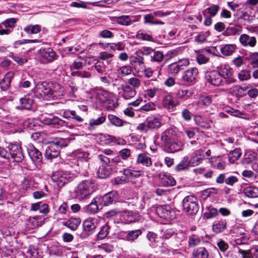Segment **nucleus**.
I'll return each mask as SVG.
<instances>
[{"mask_svg":"<svg viewBox=\"0 0 258 258\" xmlns=\"http://www.w3.org/2000/svg\"><path fill=\"white\" fill-rule=\"evenodd\" d=\"M162 144L169 153H174L182 150L184 146L182 142L177 138L175 130L169 128L164 131L161 136Z\"/></svg>","mask_w":258,"mask_h":258,"instance_id":"nucleus-1","label":"nucleus"},{"mask_svg":"<svg viewBox=\"0 0 258 258\" xmlns=\"http://www.w3.org/2000/svg\"><path fill=\"white\" fill-rule=\"evenodd\" d=\"M96 184L90 180H83L80 182L74 190L75 196L79 200L88 199L94 192Z\"/></svg>","mask_w":258,"mask_h":258,"instance_id":"nucleus-2","label":"nucleus"},{"mask_svg":"<svg viewBox=\"0 0 258 258\" xmlns=\"http://www.w3.org/2000/svg\"><path fill=\"white\" fill-rule=\"evenodd\" d=\"M74 177L73 173L60 170L53 172L50 177L51 180L59 187L72 181Z\"/></svg>","mask_w":258,"mask_h":258,"instance_id":"nucleus-3","label":"nucleus"},{"mask_svg":"<svg viewBox=\"0 0 258 258\" xmlns=\"http://www.w3.org/2000/svg\"><path fill=\"white\" fill-rule=\"evenodd\" d=\"M182 206L184 211L190 215L196 214L199 209L198 200L193 195L185 197L182 201Z\"/></svg>","mask_w":258,"mask_h":258,"instance_id":"nucleus-4","label":"nucleus"},{"mask_svg":"<svg viewBox=\"0 0 258 258\" xmlns=\"http://www.w3.org/2000/svg\"><path fill=\"white\" fill-rule=\"evenodd\" d=\"M217 71L224 81L226 86L234 83L236 80L233 77V69L228 64H222L217 68Z\"/></svg>","mask_w":258,"mask_h":258,"instance_id":"nucleus-5","label":"nucleus"},{"mask_svg":"<svg viewBox=\"0 0 258 258\" xmlns=\"http://www.w3.org/2000/svg\"><path fill=\"white\" fill-rule=\"evenodd\" d=\"M97 225V220L95 218H89L83 222V229L82 232H78L77 234L82 239L87 237L93 234Z\"/></svg>","mask_w":258,"mask_h":258,"instance_id":"nucleus-6","label":"nucleus"},{"mask_svg":"<svg viewBox=\"0 0 258 258\" xmlns=\"http://www.w3.org/2000/svg\"><path fill=\"white\" fill-rule=\"evenodd\" d=\"M199 75V70L196 67H191L183 72L181 80L187 85L196 83Z\"/></svg>","mask_w":258,"mask_h":258,"instance_id":"nucleus-7","label":"nucleus"},{"mask_svg":"<svg viewBox=\"0 0 258 258\" xmlns=\"http://www.w3.org/2000/svg\"><path fill=\"white\" fill-rule=\"evenodd\" d=\"M9 159L12 158L14 161L20 162L23 160L24 155L22 147L19 144H11L7 147Z\"/></svg>","mask_w":258,"mask_h":258,"instance_id":"nucleus-8","label":"nucleus"},{"mask_svg":"<svg viewBox=\"0 0 258 258\" xmlns=\"http://www.w3.org/2000/svg\"><path fill=\"white\" fill-rule=\"evenodd\" d=\"M156 213L160 217L166 220H172L175 217V212L168 205L158 206Z\"/></svg>","mask_w":258,"mask_h":258,"instance_id":"nucleus-9","label":"nucleus"},{"mask_svg":"<svg viewBox=\"0 0 258 258\" xmlns=\"http://www.w3.org/2000/svg\"><path fill=\"white\" fill-rule=\"evenodd\" d=\"M102 206H107L115 203L118 198V194L116 191L113 190L105 194L103 196H98Z\"/></svg>","mask_w":258,"mask_h":258,"instance_id":"nucleus-10","label":"nucleus"},{"mask_svg":"<svg viewBox=\"0 0 258 258\" xmlns=\"http://www.w3.org/2000/svg\"><path fill=\"white\" fill-rule=\"evenodd\" d=\"M189 64L188 59H180L178 61L172 63L168 66V72L172 75H176L183 69V67L187 66Z\"/></svg>","mask_w":258,"mask_h":258,"instance_id":"nucleus-11","label":"nucleus"},{"mask_svg":"<svg viewBox=\"0 0 258 258\" xmlns=\"http://www.w3.org/2000/svg\"><path fill=\"white\" fill-rule=\"evenodd\" d=\"M206 78L211 84L216 86H225L224 81L217 70L210 72L206 75Z\"/></svg>","mask_w":258,"mask_h":258,"instance_id":"nucleus-12","label":"nucleus"},{"mask_svg":"<svg viewBox=\"0 0 258 258\" xmlns=\"http://www.w3.org/2000/svg\"><path fill=\"white\" fill-rule=\"evenodd\" d=\"M60 147L58 142L50 144L45 150V158L48 160L56 158L59 154Z\"/></svg>","mask_w":258,"mask_h":258,"instance_id":"nucleus-13","label":"nucleus"},{"mask_svg":"<svg viewBox=\"0 0 258 258\" xmlns=\"http://www.w3.org/2000/svg\"><path fill=\"white\" fill-rule=\"evenodd\" d=\"M179 104V101L174 99L169 94L164 96L163 99L162 105L163 107L169 111H173L174 108Z\"/></svg>","mask_w":258,"mask_h":258,"instance_id":"nucleus-14","label":"nucleus"},{"mask_svg":"<svg viewBox=\"0 0 258 258\" xmlns=\"http://www.w3.org/2000/svg\"><path fill=\"white\" fill-rule=\"evenodd\" d=\"M40 121L42 123L46 125H53L63 126L66 121L60 119L57 116L49 115L48 116H42L40 118Z\"/></svg>","mask_w":258,"mask_h":258,"instance_id":"nucleus-15","label":"nucleus"},{"mask_svg":"<svg viewBox=\"0 0 258 258\" xmlns=\"http://www.w3.org/2000/svg\"><path fill=\"white\" fill-rule=\"evenodd\" d=\"M102 208L101 203L98 197H96L92 200L89 205L84 207V209L85 212L89 214H95Z\"/></svg>","mask_w":258,"mask_h":258,"instance_id":"nucleus-16","label":"nucleus"},{"mask_svg":"<svg viewBox=\"0 0 258 258\" xmlns=\"http://www.w3.org/2000/svg\"><path fill=\"white\" fill-rule=\"evenodd\" d=\"M239 41L241 45L244 47H253L256 43V38L254 36H250L246 34H241Z\"/></svg>","mask_w":258,"mask_h":258,"instance_id":"nucleus-17","label":"nucleus"},{"mask_svg":"<svg viewBox=\"0 0 258 258\" xmlns=\"http://www.w3.org/2000/svg\"><path fill=\"white\" fill-rule=\"evenodd\" d=\"M62 115L64 117L73 120L75 122L82 123L84 121L83 117L75 110H64L62 112Z\"/></svg>","mask_w":258,"mask_h":258,"instance_id":"nucleus-18","label":"nucleus"},{"mask_svg":"<svg viewBox=\"0 0 258 258\" xmlns=\"http://www.w3.org/2000/svg\"><path fill=\"white\" fill-rule=\"evenodd\" d=\"M39 54L48 62H52L57 57L55 52L51 48H41L39 50Z\"/></svg>","mask_w":258,"mask_h":258,"instance_id":"nucleus-19","label":"nucleus"},{"mask_svg":"<svg viewBox=\"0 0 258 258\" xmlns=\"http://www.w3.org/2000/svg\"><path fill=\"white\" fill-rule=\"evenodd\" d=\"M159 177L161 183L164 186H172L176 184L175 180L169 174H160Z\"/></svg>","mask_w":258,"mask_h":258,"instance_id":"nucleus-20","label":"nucleus"},{"mask_svg":"<svg viewBox=\"0 0 258 258\" xmlns=\"http://www.w3.org/2000/svg\"><path fill=\"white\" fill-rule=\"evenodd\" d=\"M28 153L31 159L36 162H41L42 159L41 153L33 146H30L28 149Z\"/></svg>","mask_w":258,"mask_h":258,"instance_id":"nucleus-21","label":"nucleus"},{"mask_svg":"<svg viewBox=\"0 0 258 258\" xmlns=\"http://www.w3.org/2000/svg\"><path fill=\"white\" fill-rule=\"evenodd\" d=\"M242 31V27L240 25H230L223 32L225 36L239 35Z\"/></svg>","mask_w":258,"mask_h":258,"instance_id":"nucleus-22","label":"nucleus"},{"mask_svg":"<svg viewBox=\"0 0 258 258\" xmlns=\"http://www.w3.org/2000/svg\"><path fill=\"white\" fill-rule=\"evenodd\" d=\"M81 220L80 218L71 217L68 220L62 223L63 226H66L72 231L76 230L80 225Z\"/></svg>","mask_w":258,"mask_h":258,"instance_id":"nucleus-23","label":"nucleus"},{"mask_svg":"<svg viewBox=\"0 0 258 258\" xmlns=\"http://www.w3.org/2000/svg\"><path fill=\"white\" fill-rule=\"evenodd\" d=\"M46 96L48 98H53L56 96L54 94V91L50 88V84L47 82H41L37 83Z\"/></svg>","mask_w":258,"mask_h":258,"instance_id":"nucleus-24","label":"nucleus"},{"mask_svg":"<svg viewBox=\"0 0 258 258\" xmlns=\"http://www.w3.org/2000/svg\"><path fill=\"white\" fill-rule=\"evenodd\" d=\"M188 162V156H184L179 163L175 167V170L177 172L187 171L190 167Z\"/></svg>","mask_w":258,"mask_h":258,"instance_id":"nucleus-25","label":"nucleus"},{"mask_svg":"<svg viewBox=\"0 0 258 258\" xmlns=\"http://www.w3.org/2000/svg\"><path fill=\"white\" fill-rule=\"evenodd\" d=\"M110 165H101L97 171V174L100 178H105L109 176L111 173L112 168Z\"/></svg>","mask_w":258,"mask_h":258,"instance_id":"nucleus-26","label":"nucleus"},{"mask_svg":"<svg viewBox=\"0 0 258 258\" xmlns=\"http://www.w3.org/2000/svg\"><path fill=\"white\" fill-rule=\"evenodd\" d=\"M33 81V79L32 77L29 74L26 73L23 75L22 78L18 84V86L21 88H28L31 86Z\"/></svg>","mask_w":258,"mask_h":258,"instance_id":"nucleus-27","label":"nucleus"},{"mask_svg":"<svg viewBox=\"0 0 258 258\" xmlns=\"http://www.w3.org/2000/svg\"><path fill=\"white\" fill-rule=\"evenodd\" d=\"M137 162L147 167L150 166L152 164L151 157L146 153L139 154L137 157Z\"/></svg>","mask_w":258,"mask_h":258,"instance_id":"nucleus-28","label":"nucleus"},{"mask_svg":"<svg viewBox=\"0 0 258 258\" xmlns=\"http://www.w3.org/2000/svg\"><path fill=\"white\" fill-rule=\"evenodd\" d=\"M192 258H208L209 252L204 247H200L195 249L192 253Z\"/></svg>","mask_w":258,"mask_h":258,"instance_id":"nucleus-29","label":"nucleus"},{"mask_svg":"<svg viewBox=\"0 0 258 258\" xmlns=\"http://www.w3.org/2000/svg\"><path fill=\"white\" fill-rule=\"evenodd\" d=\"M21 108L24 109L30 110L33 104V99L30 95H26L20 100Z\"/></svg>","mask_w":258,"mask_h":258,"instance_id":"nucleus-30","label":"nucleus"},{"mask_svg":"<svg viewBox=\"0 0 258 258\" xmlns=\"http://www.w3.org/2000/svg\"><path fill=\"white\" fill-rule=\"evenodd\" d=\"M105 116L103 115L96 119L92 118L90 119L88 130L90 131L94 130L96 128V126L102 124L105 122Z\"/></svg>","mask_w":258,"mask_h":258,"instance_id":"nucleus-31","label":"nucleus"},{"mask_svg":"<svg viewBox=\"0 0 258 258\" xmlns=\"http://www.w3.org/2000/svg\"><path fill=\"white\" fill-rule=\"evenodd\" d=\"M122 96L125 99H130L134 97L136 94L135 88H132L129 85L122 86Z\"/></svg>","mask_w":258,"mask_h":258,"instance_id":"nucleus-32","label":"nucleus"},{"mask_svg":"<svg viewBox=\"0 0 258 258\" xmlns=\"http://www.w3.org/2000/svg\"><path fill=\"white\" fill-rule=\"evenodd\" d=\"M147 127L149 129H158L161 126L160 119L158 117H151L147 119Z\"/></svg>","mask_w":258,"mask_h":258,"instance_id":"nucleus-33","label":"nucleus"},{"mask_svg":"<svg viewBox=\"0 0 258 258\" xmlns=\"http://www.w3.org/2000/svg\"><path fill=\"white\" fill-rule=\"evenodd\" d=\"M14 73L12 72L8 73L4 79L1 81L0 85L3 90H7L10 86L11 79L14 77Z\"/></svg>","mask_w":258,"mask_h":258,"instance_id":"nucleus-34","label":"nucleus"},{"mask_svg":"<svg viewBox=\"0 0 258 258\" xmlns=\"http://www.w3.org/2000/svg\"><path fill=\"white\" fill-rule=\"evenodd\" d=\"M142 174V171L133 170L131 168L123 169V175L126 176L130 180V178H137Z\"/></svg>","mask_w":258,"mask_h":258,"instance_id":"nucleus-35","label":"nucleus"},{"mask_svg":"<svg viewBox=\"0 0 258 258\" xmlns=\"http://www.w3.org/2000/svg\"><path fill=\"white\" fill-rule=\"evenodd\" d=\"M146 237L151 246L153 247L158 246L159 242L157 234L152 231H148Z\"/></svg>","mask_w":258,"mask_h":258,"instance_id":"nucleus-36","label":"nucleus"},{"mask_svg":"<svg viewBox=\"0 0 258 258\" xmlns=\"http://www.w3.org/2000/svg\"><path fill=\"white\" fill-rule=\"evenodd\" d=\"M131 60L134 63L135 67H139L140 69L144 68V58L137 51L135 55L131 57Z\"/></svg>","mask_w":258,"mask_h":258,"instance_id":"nucleus-37","label":"nucleus"},{"mask_svg":"<svg viewBox=\"0 0 258 258\" xmlns=\"http://www.w3.org/2000/svg\"><path fill=\"white\" fill-rule=\"evenodd\" d=\"M226 227L225 220L216 221L213 224L212 229L214 232L219 233L223 232Z\"/></svg>","mask_w":258,"mask_h":258,"instance_id":"nucleus-38","label":"nucleus"},{"mask_svg":"<svg viewBox=\"0 0 258 258\" xmlns=\"http://www.w3.org/2000/svg\"><path fill=\"white\" fill-rule=\"evenodd\" d=\"M111 230L110 226L108 225V223L105 224L104 225L102 226L100 231H99L97 235V239L98 240H102L106 238L107 235L109 234L110 231Z\"/></svg>","mask_w":258,"mask_h":258,"instance_id":"nucleus-39","label":"nucleus"},{"mask_svg":"<svg viewBox=\"0 0 258 258\" xmlns=\"http://www.w3.org/2000/svg\"><path fill=\"white\" fill-rule=\"evenodd\" d=\"M241 150L239 148H236L230 151L228 154L229 161L231 163H234L241 156Z\"/></svg>","mask_w":258,"mask_h":258,"instance_id":"nucleus-40","label":"nucleus"},{"mask_svg":"<svg viewBox=\"0 0 258 258\" xmlns=\"http://www.w3.org/2000/svg\"><path fill=\"white\" fill-rule=\"evenodd\" d=\"M108 118L111 123L115 126L120 127L123 126L124 123H126V121L113 114H109L108 115Z\"/></svg>","mask_w":258,"mask_h":258,"instance_id":"nucleus-41","label":"nucleus"},{"mask_svg":"<svg viewBox=\"0 0 258 258\" xmlns=\"http://www.w3.org/2000/svg\"><path fill=\"white\" fill-rule=\"evenodd\" d=\"M245 195L249 198L258 197V188L254 186H249L243 189Z\"/></svg>","mask_w":258,"mask_h":258,"instance_id":"nucleus-42","label":"nucleus"},{"mask_svg":"<svg viewBox=\"0 0 258 258\" xmlns=\"http://www.w3.org/2000/svg\"><path fill=\"white\" fill-rule=\"evenodd\" d=\"M236 48L235 44H226L221 48V51L222 54L229 56L231 55Z\"/></svg>","mask_w":258,"mask_h":258,"instance_id":"nucleus-43","label":"nucleus"},{"mask_svg":"<svg viewBox=\"0 0 258 258\" xmlns=\"http://www.w3.org/2000/svg\"><path fill=\"white\" fill-rule=\"evenodd\" d=\"M142 233L140 229L130 231L127 232L125 239L127 241H134L137 239Z\"/></svg>","mask_w":258,"mask_h":258,"instance_id":"nucleus-44","label":"nucleus"},{"mask_svg":"<svg viewBox=\"0 0 258 258\" xmlns=\"http://www.w3.org/2000/svg\"><path fill=\"white\" fill-rule=\"evenodd\" d=\"M29 222L31 225V228L34 229L42 225L44 220L40 216H36L30 218Z\"/></svg>","mask_w":258,"mask_h":258,"instance_id":"nucleus-45","label":"nucleus"},{"mask_svg":"<svg viewBox=\"0 0 258 258\" xmlns=\"http://www.w3.org/2000/svg\"><path fill=\"white\" fill-rule=\"evenodd\" d=\"M136 38L138 40L155 42L154 38L149 34L144 33L142 31H139L136 35Z\"/></svg>","mask_w":258,"mask_h":258,"instance_id":"nucleus-46","label":"nucleus"},{"mask_svg":"<svg viewBox=\"0 0 258 258\" xmlns=\"http://www.w3.org/2000/svg\"><path fill=\"white\" fill-rule=\"evenodd\" d=\"M24 30L29 34H37L41 30V27L39 25H29L26 27Z\"/></svg>","mask_w":258,"mask_h":258,"instance_id":"nucleus-47","label":"nucleus"},{"mask_svg":"<svg viewBox=\"0 0 258 258\" xmlns=\"http://www.w3.org/2000/svg\"><path fill=\"white\" fill-rule=\"evenodd\" d=\"M207 212L204 213L207 219H211L215 217L218 214V210L212 206L207 207Z\"/></svg>","mask_w":258,"mask_h":258,"instance_id":"nucleus-48","label":"nucleus"},{"mask_svg":"<svg viewBox=\"0 0 258 258\" xmlns=\"http://www.w3.org/2000/svg\"><path fill=\"white\" fill-rule=\"evenodd\" d=\"M105 137L106 138V140L109 141L110 142L115 143L119 145H124L126 144L125 140L120 138H117L116 137L109 135H107L105 136Z\"/></svg>","mask_w":258,"mask_h":258,"instance_id":"nucleus-49","label":"nucleus"},{"mask_svg":"<svg viewBox=\"0 0 258 258\" xmlns=\"http://www.w3.org/2000/svg\"><path fill=\"white\" fill-rule=\"evenodd\" d=\"M116 19L117 23L121 25L129 26L132 23L128 16L123 15L117 17Z\"/></svg>","mask_w":258,"mask_h":258,"instance_id":"nucleus-50","label":"nucleus"},{"mask_svg":"<svg viewBox=\"0 0 258 258\" xmlns=\"http://www.w3.org/2000/svg\"><path fill=\"white\" fill-rule=\"evenodd\" d=\"M201 242L199 237L196 235H192L189 237L188 245L190 247H193L198 245Z\"/></svg>","mask_w":258,"mask_h":258,"instance_id":"nucleus-51","label":"nucleus"},{"mask_svg":"<svg viewBox=\"0 0 258 258\" xmlns=\"http://www.w3.org/2000/svg\"><path fill=\"white\" fill-rule=\"evenodd\" d=\"M161 232V237L165 239H168L173 235H177L172 229H163Z\"/></svg>","mask_w":258,"mask_h":258,"instance_id":"nucleus-52","label":"nucleus"},{"mask_svg":"<svg viewBox=\"0 0 258 258\" xmlns=\"http://www.w3.org/2000/svg\"><path fill=\"white\" fill-rule=\"evenodd\" d=\"M77 158L79 159V161H78V165H79V161H85V163H87V161L88 159H89V154L88 152H86L84 151H80L78 152L77 153Z\"/></svg>","mask_w":258,"mask_h":258,"instance_id":"nucleus-53","label":"nucleus"},{"mask_svg":"<svg viewBox=\"0 0 258 258\" xmlns=\"http://www.w3.org/2000/svg\"><path fill=\"white\" fill-rule=\"evenodd\" d=\"M132 72V68L129 66L121 67L118 70V74L123 76L131 74Z\"/></svg>","mask_w":258,"mask_h":258,"instance_id":"nucleus-54","label":"nucleus"},{"mask_svg":"<svg viewBox=\"0 0 258 258\" xmlns=\"http://www.w3.org/2000/svg\"><path fill=\"white\" fill-rule=\"evenodd\" d=\"M118 156L123 160H127L131 156V150L127 148H124L118 152Z\"/></svg>","mask_w":258,"mask_h":258,"instance_id":"nucleus-55","label":"nucleus"},{"mask_svg":"<svg viewBox=\"0 0 258 258\" xmlns=\"http://www.w3.org/2000/svg\"><path fill=\"white\" fill-rule=\"evenodd\" d=\"M238 78L240 81H246L251 78V75L249 71L242 70L238 74Z\"/></svg>","mask_w":258,"mask_h":258,"instance_id":"nucleus-56","label":"nucleus"},{"mask_svg":"<svg viewBox=\"0 0 258 258\" xmlns=\"http://www.w3.org/2000/svg\"><path fill=\"white\" fill-rule=\"evenodd\" d=\"M153 55L151 56V61L161 62L163 60L164 55L161 52L159 51H153Z\"/></svg>","mask_w":258,"mask_h":258,"instance_id":"nucleus-57","label":"nucleus"},{"mask_svg":"<svg viewBox=\"0 0 258 258\" xmlns=\"http://www.w3.org/2000/svg\"><path fill=\"white\" fill-rule=\"evenodd\" d=\"M210 35V32L207 31L206 32H201L198 36L195 37V40L199 43H203L206 41L207 37Z\"/></svg>","mask_w":258,"mask_h":258,"instance_id":"nucleus-58","label":"nucleus"},{"mask_svg":"<svg viewBox=\"0 0 258 258\" xmlns=\"http://www.w3.org/2000/svg\"><path fill=\"white\" fill-rule=\"evenodd\" d=\"M192 116V113L187 108H184L181 111V116L186 121H189L191 119Z\"/></svg>","mask_w":258,"mask_h":258,"instance_id":"nucleus-59","label":"nucleus"},{"mask_svg":"<svg viewBox=\"0 0 258 258\" xmlns=\"http://www.w3.org/2000/svg\"><path fill=\"white\" fill-rule=\"evenodd\" d=\"M99 99L102 102H105L107 101L110 98V94L109 92L107 91H102L98 93L97 94Z\"/></svg>","mask_w":258,"mask_h":258,"instance_id":"nucleus-60","label":"nucleus"},{"mask_svg":"<svg viewBox=\"0 0 258 258\" xmlns=\"http://www.w3.org/2000/svg\"><path fill=\"white\" fill-rule=\"evenodd\" d=\"M250 63L253 67H258V52H253L249 54Z\"/></svg>","mask_w":258,"mask_h":258,"instance_id":"nucleus-61","label":"nucleus"},{"mask_svg":"<svg viewBox=\"0 0 258 258\" xmlns=\"http://www.w3.org/2000/svg\"><path fill=\"white\" fill-rule=\"evenodd\" d=\"M219 10V6L216 5H212L210 7L207 8L208 13L212 17L215 16L217 14Z\"/></svg>","mask_w":258,"mask_h":258,"instance_id":"nucleus-62","label":"nucleus"},{"mask_svg":"<svg viewBox=\"0 0 258 258\" xmlns=\"http://www.w3.org/2000/svg\"><path fill=\"white\" fill-rule=\"evenodd\" d=\"M94 67L100 74L102 75L105 72V66L103 62L98 61L94 64Z\"/></svg>","mask_w":258,"mask_h":258,"instance_id":"nucleus-63","label":"nucleus"},{"mask_svg":"<svg viewBox=\"0 0 258 258\" xmlns=\"http://www.w3.org/2000/svg\"><path fill=\"white\" fill-rule=\"evenodd\" d=\"M239 253L241 254L242 258H254L253 251L249 250L239 249Z\"/></svg>","mask_w":258,"mask_h":258,"instance_id":"nucleus-64","label":"nucleus"}]
</instances>
